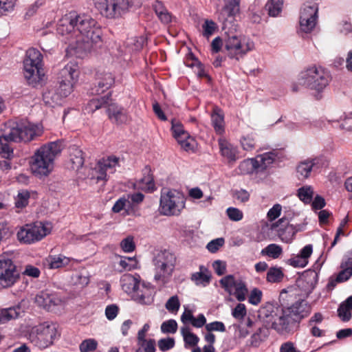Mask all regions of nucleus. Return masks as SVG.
<instances>
[{
  "label": "nucleus",
  "instance_id": "79ce46f5",
  "mask_svg": "<svg viewBox=\"0 0 352 352\" xmlns=\"http://www.w3.org/2000/svg\"><path fill=\"white\" fill-rule=\"evenodd\" d=\"M276 309H280L278 307H274L272 305L262 307L259 311V316L263 318L265 322L270 324L272 320L276 314Z\"/></svg>",
  "mask_w": 352,
  "mask_h": 352
},
{
  "label": "nucleus",
  "instance_id": "f03ea898",
  "mask_svg": "<svg viewBox=\"0 0 352 352\" xmlns=\"http://www.w3.org/2000/svg\"><path fill=\"white\" fill-rule=\"evenodd\" d=\"M64 147L63 141L51 142L41 146L34 153L30 160L32 173L38 177H46L54 168V161Z\"/></svg>",
  "mask_w": 352,
  "mask_h": 352
},
{
  "label": "nucleus",
  "instance_id": "ea45409f",
  "mask_svg": "<svg viewBox=\"0 0 352 352\" xmlns=\"http://www.w3.org/2000/svg\"><path fill=\"white\" fill-rule=\"evenodd\" d=\"M261 254L263 256H267L272 258L276 259L280 257L283 254V248L279 245L271 243L263 248Z\"/></svg>",
  "mask_w": 352,
  "mask_h": 352
},
{
  "label": "nucleus",
  "instance_id": "7ed1b4c3",
  "mask_svg": "<svg viewBox=\"0 0 352 352\" xmlns=\"http://www.w3.org/2000/svg\"><path fill=\"white\" fill-rule=\"evenodd\" d=\"M60 337L58 325L51 321H44L33 325L28 330V339L41 350L52 346Z\"/></svg>",
  "mask_w": 352,
  "mask_h": 352
},
{
  "label": "nucleus",
  "instance_id": "a211bd4d",
  "mask_svg": "<svg viewBox=\"0 0 352 352\" xmlns=\"http://www.w3.org/2000/svg\"><path fill=\"white\" fill-rule=\"evenodd\" d=\"M271 229L276 231L280 239L286 243L293 241L297 231L293 225L289 223L286 218H281L277 222L272 223Z\"/></svg>",
  "mask_w": 352,
  "mask_h": 352
},
{
  "label": "nucleus",
  "instance_id": "4be33fe9",
  "mask_svg": "<svg viewBox=\"0 0 352 352\" xmlns=\"http://www.w3.org/2000/svg\"><path fill=\"white\" fill-rule=\"evenodd\" d=\"M79 75L78 65L74 62H69L60 70L58 74V80L76 85L78 80Z\"/></svg>",
  "mask_w": 352,
  "mask_h": 352
},
{
  "label": "nucleus",
  "instance_id": "0e129e2a",
  "mask_svg": "<svg viewBox=\"0 0 352 352\" xmlns=\"http://www.w3.org/2000/svg\"><path fill=\"white\" fill-rule=\"evenodd\" d=\"M262 296V292L257 288H254L250 292L248 298V302L253 305H257L261 302Z\"/></svg>",
  "mask_w": 352,
  "mask_h": 352
},
{
  "label": "nucleus",
  "instance_id": "8fccbe9b",
  "mask_svg": "<svg viewBox=\"0 0 352 352\" xmlns=\"http://www.w3.org/2000/svg\"><path fill=\"white\" fill-rule=\"evenodd\" d=\"M58 82L57 92L61 98L67 97L74 91L75 85L72 84V82H62L60 80H58Z\"/></svg>",
  "mask_w": 352,
  "mask_h": 352
},
{
  "label": "nucleus",
  "instance_id": "20e7f679",
  "mask_svg": "<svg viewBox=\"0 0 352 352\" xmlns=\"http://www.w3.org/2000/svg\"><path fill=\"white\" fill-rule=\"evenodd\" d=\"M111 92L106 95L91 99L85 106V110L87 113H94L102 107L107 108V113L109 120L118 124L127 122L128 116L126 111L116 103L113 102Z\"/></svg>",
  "mask_w": 352,
  "mask_h": 352
},
{
  "label": "nucleus",
  "instance_id": "423d86ee",
  "mask_svg": "<svg viewBox=\"0 0 352 352\" xmlns=\"http://www.w3.org/2000/svg\"><path fill=\"white\" fill-rule=\"evenodd\" d=\"M331 80L328 71L320 66L313 65L302 72L298 79L299 83L305 87L322 92Z\"/></svg>",
  "mask_w": 352,
  "mask_h": 352
},
{
  "label": "nucleus",
  "instance_id": "412c9836",
  "mask_svg": "<svg viewBox=\"0 0 352 352\" xmlns=\"http://www.w3.org/2000/svg\"><path fill=\"white\" fill-rule=\"evenodd\" d=\"M35 302L44 309L50 311L52 308L61 303V299L54 293L49 291H41L35 296Z\"/></svg>",
  "mask_w": 352,
  "mask_h": 352
},
{
  "label": "nucleus",
  "instance_id": "39448f33",
  "mask_svg": "<svg viewBox=\"0 0 352 352\" xmlns=\"http://www.w3.org/2000/svg\"><path fill=\"white\" fill-rule=\"evenodd\" d=\"M43 55L35 48H30L26 52L23 60L24 76L29 85L36 87L41 83L44 77L42 67Z\"/></svg>",
  "mask_w": 352,
  "mask_h": 352
},
{
  "label": "nucleus",
  "instance_id": "f257e3e1",
  "mask_svg": "<svg viewBox=\"0 0 352 352\" xmlns=\"http://www.w3.org/2000/svg\"><path fill=\"white\" fill-rule=\"evenodd\" d=\"M58 34L65 37L72 49L90 50L101 41L102 30L98 22L87 14L71 12L63 16L57 26Z\"/></svg>",
  "mask_w": 352,
  "mask_h": 352
},
{
  "label": "nucleus",
  "instance_id": "473e14b6",
  "mask_svg": "<svg viewBox=\"0 0 352 352\" xmlns=\"http://www.w3.org/2000/svg\"><path fill=\"white\" fill-rule=\"evenodd\" d=\"M338 315L343 322H347L352 317V296L342 302L338 309Z\"/></svg>",
  "mask_w": 352,
  "mask_h": 352
},
{
  "label": "nucleus",
  "instance_id": "e433bc0d",
  "mask_svg": "<svg viewBox=\"0 0 352 352\" xmlns=\"http://www.w3.org/2000/svg\"><path fill=\"white\" fill-rule=\"evenodd\" d=\"M175 138L184 150L190 151L195 149V140L188 132L183 133Z\"/></svg>",
  "mask_w": 352,
  "mask_h": 352
},
{
  "label": "nucleus",
  "instance_id": "1a4fd4ad",
  "mask_svg": "<svg viewBox=\"0 0 352 352\" xmlns=\"http://www.w3.org/2000/svg\"><path fill=\"white\" fill-rule=\"evenodd\" d=\"M153 263L155 280L162 283H166L174 271L176 263L175 256L169 251H161L155 256Z\"/></svg>",
  "mask_w": 352,
  "mask_h": 352
},
{
  "label": "nucleus",
  "instance_id": "b1692460",
  "mask_svg": "<svg viewBox=\"0 0 352 352\" xmlns=\"http://www.w3.org/2000/svg\"><path fill=\"white\" fill-rule=\"evenodd\" d=\"M120 282L122 289L126 293L134 294L140 286V276L137 274H124L121 276Z\"/></svg>",
  "mask_w": 352,
  "mask_h": 352
},
{
  "label": "nucleus",
  "instance_id": "864d4df0",
  "mask_svg": "<svg viewBox=\"0 0 352 352\" xmlns=\"http://www.w3.org/2000/svg\"><path fill=\"white\" fill-rule=\"evenodd\" d=\"M166 309L172 314H177L180 307V302L177 295L171 296L166 302Z\"/></svg>",
  "mask_w": 352,
  "mask_h": 352
},
{
  "label": "nucleus",
  "instance_id": "ddd939ff",
  "mask_svg": "<svg viewBox=\"0 0 352 352\" xmlns=\"http://www.w3.org/2000/svg\"><path fill=\"white\" fill-rule=\"evenodd\" d=\"M119 161L120 158L114 155L102 158L94 168L89 170L88 177L96 182L107 181L108 175L114 173L116 168L119 166Z\"/></svg>",
  "mask_w": 352,
  "mask_h": 352
},
{
  "label": "nucleus",
  "instance_id": "7c9ffc66",
  "mask_svg": "<svg viewBox=\"0 0 352 352\" xmlns=\"http://www.w3.org/2000/svg\"><path fill=\"white\" fill-rule=\"evenodd\" d=\"M70 258L63 255H50L45 260V265L50 269H58L67 265Z\"/></svg>",
  "mask_w": 352,
  "mask_h": 352
},
{
  "label": "nucleus",
  "instance_id": "0eeeda50",
  "mask_svg": "<svg viewBox=\"0 0 352 352\" xmlns=\"http://www.w3.org/2000/svg\"><path fill=\"white\" fill-rule=\"evenodd\" d=\"M53 226L48 221H36L21 226L17 232L18 240L25 244H33L50 234Z\"/></svg>",
  "mask_w": 352,
  "mask_h": 352
},
{
  "label": "nucleus",
  "instance_id": "6ab92c4d",
  "mask_svg": "<svg viewBox=\"0 0 352 352\" xmlns=\"http://www.w3.org/2000/svg\"><path fill=\"white\" fill-rule=\"evenodd\" d=\"M226 3L224 8L220 13L219 19L223 22V28H226L228 23H231L234 16L239 11L240 0H223Z\"/></svg>",
  "mask_w": 352,
  "mask_h": 352
},
{
  "label": "nucleus",
  "instance_id": "13d9d810",
  "mask_svg": "<svg viewBox=\"0 0 352 352\" xmlns=\"http://www.w3.org/2000/svg\"><path fill=\"white\" fill-rule=\"evenodd\" d=\"M73 280L75 284L85 287L89 283V276L86 272H79L74 275Z\"/></svg>",
  "mask_w": 352,
  "mask_h": 352
},
{
  "label": "nucleus",
  "instance_id": "2f4dec72",
  "mask_svg": "<svg viewBox=\"0 0 352 352\" xmlns=\"http://www.w3.org/2000/svg\"><path fill=\"white\" fill-rule=\"evenodd\" d=\"M7 125L3 135L0 136V155L6 159H10L13 155V149L10 146L9 142H12L9 137Z\"/></svg>",
  "mask_w": 352,
  "mask_h": 352
},
{
  "label": "nucleus",
  "instance_id": "bb28decb",
  "mask_svg": "<svg viewBox=\"0 0 352 352\" xmlns=\"http://www.w3.org/2000/svg\"><path fill=\"white\" fill-rule=\"evenodd\" d=\"M286 309L290 311V316L295 324L309 314V307L303 302L296 303Z\"/></svg>",
  "mask_w": 352,
  "mask_h": 352
},
{
  "label": "nucleus",
  "instance_id": "f8f14e48",
  "mask_svg": "<svg viewBox=\"0 0 352 352\" xmlns=\"http://www.w3.org/2000/svg\"><path fill=\"white\" fill-rule=\"evenodd\" d=\"M9 137L12 142H30L41 134L39 127L29 122H20L7 125Z\"/></svg>",
  "mask_w": 352,
  "mask_h": 352
},
{
  "label": "nucleus",
  "instance_id": "4c0bfd02",
  "mask_svg": "<svg viewBox=\"0 0 352 352\" xmlns=\"http://www.w3.org/2000/svg\"><path fill=\"white\" fill-rule=\"evenodd\" d=\"M318 6L317 3L305 4L300 10V19H318Z\"/></svg>",
  "mask_w": 352,
  "mask_h": 352
},
{
  "label": "nucleus",
  "instance_id": "58836bf2",
  "mask_svg": "<svg viewBox=\"0 0 352 352\" xmlns=\"http://www.w3.org/2000/svg\"><path fill=\"white\" fill-rule=\"evenodd\" d=\"M181 333L184 338L186 347L187 346H194L198 344L199 338L190 331L188 327H182L181 328Z\"/></svg>",
  "mask_w": 352,
  "mask_h": 352
},
{
  "label": "nucleus",
  "instance_id": "052dcab7",
  "mask_svg": "<svg viewBox=\"0 0 352 352\" xmlns=\"http://www.w3.org/2000/svg\"><path fill=\"white\" fill-rule=\"evenodd\" d=\"M247 314L246 307L244 304L239 303L232 311V316L236 320H241Z\"/></svg>",
  "mask_w": 352,
  "mask_h": 352
},
{
  "label": "nucleus",
  "instance_id": "49530a36",
  "mask_svg": "<svg viewBox=\"0 0 352 352\" xmlns=\"http://www.w3.org/2000/svg\"><path fill=\"white\" fill-rule=\"evenodd\" d=\"M30 197V192L26 190L19 191L15 197V207L18 209H23L26 207Z\"/></svg>",
  "mask_w": 352,
  "mask_h": 352
},
{
  "label": "nucleus",
  "instance_id": "09e8293b",
  "mask_svg": "<svg viewBox=\"0 0 352 352\" xmlns=\"http://www.w3.org/2000/svg\"><path fill=\"white\" fill-rule=\"evenodd\" d=\"M61 97L58 92L56 94L53 91H47L43 94V102L48 106L54 107L60 103V98Z\"/></svg>",
  "mask_w": 352,
  "mask_h": 352
},
{
  "label": "nucleus",
  "instance_id": "a878e982",
  "mask_svg": "<svg viewBox=\"0 0 352 352\" xmlns=\"http://www.w3.org/2000/svg\"><path fill=\"white\" fill-rule=\"evenodd\" d=\"M134 299L143 305H151L153 302V289L142 285L133 294Z\"/></svg>",
  "mask_w": 352,
  "mask_h": 352
},
{
  "label": "nucleus",
  "instance_id": "bf43d9fd",
  "mask_svg": "<svg viewBox=\"0 0 352 352\" xmlns=\"http://www.w3.org/2000/svg\"><path fill=\"white\" fill-rule=\"evenodd\" d=\"M226 214L228 218L233 221H239L243 218V212L239 208L229 207L226 210Z\"/></svg>",
  "mask_w": 352,
  "mask_h": 352
},
{
  "label": "nucleus",
  "instance_id": "c03bdc74",
  "mask_svg": "<svg viewBox=\"0 0 352 352\" xmlns=\"http://www.w3.org/2000/svg\"><path fill=\"white\" fill-rule=\"evenodd\" d=\"M314 195V189L310 186H305L298 190V197L305 204H310Z\"/></svg>",
  "mask_w": 352,
  "mask_h": 352
},
{
  "label": "nucleus",
  "instance_id": "a18cd8bd",
  "mask_svg": "<svg viewBox=\"0 0 352 352\" xmlns=\"http://www.w3.org/2000/svg\"><path fill=\"white\" fill-rule=\"evenodd\" d=\"M283 0H270L265 5L269 15L276 16L282 10Z\"/></svg>",
  "mask_w": 352,
  "mask_h": 352
},
{
  "label": "nucleus",
  "instance_id": "4d7b16f0",
  "mask_svg": "<svg viewBox=\"0 0 352 352\" xmlns=\"http://www.w3.org/2000/svg\"><path fill=\"white\" fill-rule=\"evenodd\" d=\"M177 330V323L173 319L166 320L161 324V331L164 333H175Z\"/></svg>",
  "mask_w": 352,
  "mask_h": 352
},
{
  "label": "nucleus",
  "instance_id": "f3484780",
  "mask_svg": "<svg viewBox=\"0 0 352 352\" xmlns=\"http://www.w3.org/2000/svg\"><path fill=\"white\" fill-rule=\"evenodd\" d=\"M270 325L278 333L285 334L290 332L296 324L290 316V311L286 308H280L276 309V314L274 315Z\"/></svg>",
  "mask_w": 352,
  "mask_h": 352
},
{
  "label": "nucleus",
  "instance_id": "dca6fc26",
  "mask_svg": "<svg viewBox=\"0 0 352 352\" xmlns=\"http://www.w3.org/2000/svg\"><path fill=\"white\" fill-rule=\"evenodd\" d=\"M220 285L230 295L233 294L241 302L245 300L248 288L242 280H236L232 275H228L219 280Z\"/></svg>",
  "mask_w": 352,
  "mask_h": 352
},
{
  "label": "nucleus",
  "instance_id": "69168bd1",
  "mask_svg": "<svg viewBox=\"0 0 352 352\" xmlns=\"http://www.w3.org/2000/svg\"><path fill=\"white\" fill-rule=\"evenodd\" d=\"M224 239L223 238H217L216 239L212 240L207 244V249L211 253H214L219 250L221 247H222L224 244Z\"/></svg>",
  "mask_w": 352,
  "mask_h": 352
},
{
  "label": "nucleus",
  "instance_id": "9d476101",
  "mask_svg": "<svg viewBox=\"0 0 352 352\" xmlns=\"http://www.w3.org/2000/svg\"><path fill=\"white\" fill-rule=\"evenodd\" d=\"M224 47L230 58L239 60L254 48V42L242 35L228 34L224 39Z\"/></svg>",
  "mask_w": 352,
  "mask_h": 352
},
{
  "label": "nucleus",
  "instance_id": "37998d69",
  "mask_svg": "<svg viewBox=\"0 0 352 352\" xmlns=\"http://www.w3.org/2000/svg\"><path fill=\"white\" fill-rule=\"evenodd\" d=\"M284 277V274L281 267H270L267 273L266 279L269 283H279Z\"/></svg>",
  "mask_w": 352,
  "mask_h": 352
},
{
  "label": "nucleus",
  "instance_id": "aec40b11",
  "mask_svg": "<svg viewBox=\"0 0 352 352\" xmlns=\"http://www.w3.org/2000/svg\"><path fill=\"white\" fill-rule=\"evenodd\" d=\"M97 85L91 89V94L100 95L109 89L115 83L114 75L109 72H103L97 74Z\"/></svg>",
  "mask_w": 352,
  "mask_h": 352
},
{
  "label": "nucleus",
  "instance_id": "338daca9",
  "mask_svg": "<svg viewBox=\"0 0 352 352\" xmlns=\"http://www.w3.org/2000/svg\"><path fill=\"white\" fill-rule=\"evenodd\" d=\"M282 206L278 204H274L272 208L269 210L267 214V219L272 221L277 219L281 213Z\"/></svg>",
  "mask_w": 352,
  "mask_h": 352
},
{
  "label": "nucleus",
  "instance_id": "72a5a7b5",
  "mask_svg": "<svg viewBox=\"0 0 352 352\" xmlns=\"http://www.w3.org/2000/svg\"><path fill=\"white\" fill-rule=\"evenodd\" d=\"M212 124L215 132L223 135L225 132L224 116L219 110H214L211 115Z\"/></svg>",
  "mask_w": 352,
  "mask_h": 352
},
{
  "label": "nucleus",
  "instance_id": "c85d7f7f",
  "mask_svg": "<svg viewBox=\"0 0 352 352\" xmlns=\"http://www.w3.org/2000/svg\"><path fill=\"white\" fill-rule=\"evenodd\" d=\"M134 188L145 192H153L155 187L150 170H145V175L134 184Z\"/></svg>",
  "mask_w": 352,
  "mask_h": 352
},
{
  "label": "nucleus",
  "instance_id": "cd10ccee",
  "mask_svg": "<svg viewBox=\"0 0 352 352\" xmlns=\"http://www.w3.org/2000/svg\"><path fill=\"white\" fill-rule=\"evenodd\" d=\"M218 142L221 155L229 162H234L236 159V148L223 138H220Z\"/></svg>",
  "mask_w": 352,
  "mask_h": 352
},
{
  "label": "nucleus",
  "instance_id": "c9c22d12",
  "mask_svg": "<svg viewBox=\"0 0 352 352\" xmlns=\"http://www.w3.org/2000/svg\"><path fill=\"white\" fill-rule=\"evenodd\" d=\"M70 162L72 168L78 170L84 164L83 152L77 147H72L70 151Z\"/></svg>",
  "mask_w": 352,
  "mask_h": 352
},
{
  "label": "nucleus",
  "instance_id": "5fc2aeb1",
  "mask_svg": "<svg viewBox=\"0 0 352 352\" xmlns=\"http://www.w3.org/2000/svg\"><path fill=\"white\" fill-rule=\"evenodd\" d=\"M120 245L123 252L126 253L132 252L135 249L133 236H128L124 238L121 241Z\"/></svg>",
  "mask_w": 352,
  "mask_h": 352
},
{
  "label": "nucleus",
  "instance_id": "f704fd0d",
  "mask_svg": "<svg viewBox=\"0 0 352 352\" xmlns=\"http://www.w3.org/2000/svg\"><path fill=\"white\" fill-rule=\"evenodd\" d=\"M21 308L12 307L0 310V324H4L10 320L17 318L20 315Z\"/></svg>",
  "mask_w": 352,
  "mask_h": 352
},
{
  "label": "nucleus",
  "instance_id": "de8ad7c7",
  "mask_svg": "<svg viewBox=\"0 0 352 352\" xmlns=\"http://www.w3.org/2000/svg\"><path fill=\"white\" fill-rule=\"evenodd\" d=\"M98 343L94 338H87L81 342L79 344L80 352H95Z\"/></svg>",
  "mask_w": 352,
  "mask_h": 352
},
{
  "label": "nucleus",
  "instance_id": "c756f323",
  "mask_svg": "<svg viewBox=\"0 0 352 352\" xmlns=\"http://www.w3.org/2000/svg\"><path fill=\"white\" fill-rule=\"evenodd\" d=\"M316 159H308L301 161L296 166L297 176L300 179H305L309 177L311 172L316 164Z\"/></svg>",
  "mask_w": 352,
  "mask_h": 352
},
{
  "label": "nucleus",
  "instance_id": "6e6552de",
  "mask_svg": "<svg viewBox=\"0 0 352 352\" xmlns=\"http://www.w3.org/2000/svg\"><path fill=\"white\" fill-rule=\"evenodd\" d=\"M185 208V197L175 189L163 188L160 201V213L166 216H177Z\"/></svg>",
  "mask_w": 352,
  "mask_h": 352
},
{
  "label": "nucleus",
  "instance_id": "6e6d98bb",
  "mask_svg": "<svg viewBox=\"0 0 352 352\" xmlns=\"http://www.w3.org/2000/svg\"><path fill=\"white\" fill-rule=\"evenodd\" d=\"M317 19H300V28L303 32L308 33L313 30L316 24Z\"/></svg>",
  "mask_w": 352,
  "mask_h": 352
},
{
  "label": "nucleus",
  "instance_id": "680f3d73",
  "mask_svg": "<svg viewBox=\"0 0 352 352\" xmlns=\"http://www.w3.org/2000/svg\"><path fill=\"white\" fill-rule=\"evenodd\" d=\"M16 0H0V16L13 10Z\"/></svg>",
  "mask_w": 352,
  "mask_h": 352
},
{
  "label": "nucleus",
  "instance_id": "e2e57ef3",
  "mask_svg": "<svg viewBox=\"0 0 352 352\" xmlns=\"http://www.w3.org/2000/svg\"><path fill=\"white\" fill-rule=\"evenodd\" d=\"M175 346V340L173 338H162L158 341V347L164 352L173 349Z\"/></svg>",
  "mask_w": 352,
  "mask_h": 352
},
{
  "label": "nucleus",
  "instance_id": "3c124183",
  "mask_svg": "<svg viewBox=\"0 0 352 352\" xmlns=\"http://www.w3.org/2000/svg\"><path fill=\"white\" fill-rule=\"evenodd\" d=\"M138 262L134 257L124 256L122 257L119 265L124 270H132L138 267Z\"/></svg>",
  "mask_w": 352,
  "mask_h": 352
},
{
  "label": "nucleus",
  "instance_id": "5701e85b",
  "mask_svg": "<svg viewBox=\"0 0 352 352\" xmlns=\"http://www.w3.org/2000/svg\"><path fill=\"white\" fill-rule=\"evenodd\" d=\"M313 252V246L311 244L305 245L301 249L299 254L292 257L287 263L294 267H305L309 263V258Z\"/></svg>",
  "mask_w": 352,
  "mask_h": 352
},
{
  "label": "nucleus",
  "instance_id": "9b49d317",
  "mask_svg": "<svg viewBox=\"0 0 352 352\" xmlns=\"http://www.w3.org/2000/svg\"><path fill=\"white\" fill-rule=\"evenodd\" d=\"M95 8L104 17L116 19L128 12L131 6L129 0H92Z\"/></svg>",
  "mask_w": 352,
  "mask_h": 352
},
{
  "label": "nucleus",
  "instance_id": "774afa93",
  "mask_svg": "<svg viewBox=\"0 0 352 352\" xmlns=\"http://www.w3.org/2000/svg\"><path fill=\"white\" fill-rule=\"evenodd\" d=\"M138 344L144 349V352H155V341L153 339L138 342Z\"/></svg>",
  "mask_w": 352,
  "mask_h": 352
},
{
  "label": "nucleus",
  "instance_id": "603ef678",
  "mask_svg": "<svg viewBox=\"0 0 352 352\" xmlns=\"http://www.w3.org/2000/svg\"><path fill=\"white\" fill-rule=\"evenodd\" d=\"M217 29V26L213 21L206 19L202 25V34L204 37L208 38L214 34Z\"/></svg>",
  "mask_w": 352,
  "mask_h": 352
},
{
  "label": "nucleus",
  "instance_id": "2eb2a0df",
  "mask_svg": "<svg viewBox=\"0 0 352 352\" xmlns=\"http://www.w3.org/2000/svg\"><path fill=\"white\" fill-rule=\"evenodd\" d=\"M19 277L14 261L6 255L0 256V286L10 287L18 281Z\"/></svg>",
  "mask_w": 352,
  "mask_h": 352
},
{
  "label": "nucleus",
  "instance_id": "a19ab883",
  "mask_svg": "<svg viewBox=\"0 0 352 352\" xmlns=\"http://www.w3.org/2000/svg\"><path fill=\"white\" fill-rule=\"evenodd\" d=\"M240 142L243 150L246 151H253L256 145V134L251 133L243 135L241 137Z\"/></svg>",
  "mask_w": 352,
  "mask_h": 352
},
{
  "label": "nucleus",
  "instance_id": "4468645a",
  "mask_svg": "<svg viewBox=\"0 0 352 352\" xmlns=\"http://www.w3.org/2000/svg\"><path fill=\"white\" fill-rule=\"evenodd\" d=\"M275 157L274 153L269 152L258 155L255 158L245 160L239 164V171L242 175L263 171L274 162Z\"/></svg>",
  "mask_w": 352,
  "mask_h": 352
},
{
  "label": "nucleus",
  "instance_id": "393cba45",
  "mask_svg": "<svg viewBox=\"0 0 352 352\" xmlns=\"http://www.w3.org/2000/svg\"><path fill=\"white\" fill-rule=\"evenodd\" d=\"M199 270L191 274L190 280L197 286L206 287L211 281V273L204 265H200Z\"/></svg>",
  "mask_w": 352,
  "mask_h": 352
}]
</instances>
